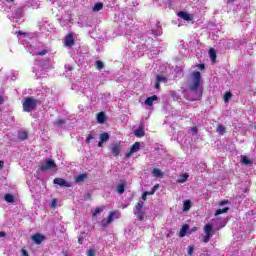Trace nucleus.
Listing matches in <instances>:
<instances>
[{"label": "nucleus", "instance_id": "603ef678", "mask_svg": "<svg viewBox=\"0 0 256 256\" xmlns=\"http://www.w3.org/2000/svg\"><path fill=\"white\" fill-rule=\"evenodd\" d=\"M0 237H7V233L0 231Z\"/></svg>", "mask_w": 256, "mask_h": 256}, {"label": "nucleus", "instance_id": "a211bd4d", "mask_svg": "<svg viewBox=\"0 0 256 256\" xmlns=\"http://www.w3.org/2000/svg\"><path fill=\"white\" fill-rule=\"evenodd\" d=\"M105 121H107V116L105 115V112H99L97 114V122L98 123H105Z\"/></svg>", "mask_w": 256, "mask_h": 256}, {"label": "nucleus", "instance_id": "4be33fe9", "mask_svg": "<svg viewBox=\"0 0 256 256\" xmlns=\"http://www.w3.org/2000/svg\"><path fill=\"white\" fill-rule=\"evenodd\" d=\"M29 138V133H27V131H22L18 133V139H20L21 141H26V139Z\"/></svg>", "mask_w": 256, "mask_h": 256}, {"label": "nucleus", "instance_id": "2eb2a0df", "mask_svg": "<svg viewBox=\"0 0 256 256\" xmlns=\"http://www.w3.org/2000/svg\"><path fill=\"white\" fill-rule=\"evenodd\" d=\"M158 100H159V96L157 95L150 96L146 98L145 105H148V107H153V101H158Z\"/></svg>", "mask_w": 256, "mask_h": 256}, {"label": "nucleus", "instance_id": "bb28decb", "mask_svg": "<svg viewBox=\"0 0 256 256\" xmlns=\"http://www.w3.org/2000/svg\"><path fill=\"white\" fill-rule=\"evenodd\" d=\"M95 67L98 69V71H101V69H105V64L101 60H97L95 62Z\"/></svg>", "mask_w": 256, "mask_h": 256}, {"label": "nucleus", "instance_id": "7ed1b4c3", "mask_svg": "<svg viewBox=\"0 0 256 256\" xmlns=\"http://www.w3.org/2000/svg\"><path fill=\"white\" fill-rule=\"evenodd\" d=\"M121 217V213H118L117 211H111L107 217V220H102V229H107L115 221L116 219H119Z\"/></svg>", "mask_w": 256, "mask_h": 256}, {"label": "nucleus", "instance_id": "37998d69", "mask_svg": "<svg viewBox=\"0 0 256 256\" xmlns=\"http://www.w3.org/2000/svg\"><path fill=\"white\" fill-rule=\"evenodd\" d=\"M194 248L193 246L188 247V255H193Z\"/></svg>", "mask_w": 256, "mask_h": 256}, {"label": "nucleus", "instance_id": "c03bdc74", "mask_svg": "<svg viewBox=\"0 0 256 256\" xmlns=\"http://www.w3.org/2000/svg\"><path fill=\"white\" fill-rule=\"evenodd\" d=\"M155 89H161V83L160 82H157L156 80V84H155Z\"/></svg>", "mask_w": 256, "mask_h": 256}, {"label": "nucleus", "instance_id": "f8f14e48", "mask_svg": "<svg viewBox=\"0 0 256 256\" xmlns=\"http://www.w3.org/2000/svg\"><path fill=\"white\" fill-rule=\"evenodd\" d=\"M45 239V236L40 233H36L32 235V241L36 243V245H41L43 243V240Z\"/></svg>", "mask_w": 256, "mask_h": 256}, {"label": "nucleus", "instance_id": "9d476101", "mask_svg": "<svg viewBox=\"0 0 256 256\" xmlns=\"http://www.w3.org/2000/svg\"><path fill=\"white\" fill-rule=\"evenodd\" d=\"M110 138L111 136L107 132L100 134V141L98 142V147H103V143H107Z\"/></svg>", "mask_w": 256, "mask_h": 256}, {"label": "nucleus", "instance_id": "2f4dec72", "mask_svg": "<svg viewBox=\"0 0 256 256\" xmlns=\"http://www.w3.org/2000/svg\"><path fill=\"white\" fill-rule=\"evenodd\" d=\"M101 9H103V3L102 2L96 3L93 7V11H101Z\"/></svg>", "mask_w": 256, "mask_h": 256}, {"label": "nucleus", "instance_id": "dca6fc26", "mask_svg": "<svg viewBox=\"0 0 256 256\" xmlns=\"http://www.w3.org/2000/svg\"><path fill=\"white\" fill-rule=\"evenodd\" d=\"M89 176L87 173L79 174L74 178L75 183H83Z\"/></svg>", "mask_w": 256, "mask_h": 256}, {"label": "nucleus", "instance_id": "a878e982", "mask_svg": "<svg viewBox=\"0 0 256 256\" xmlns=\"http://www.w3.org/2000/svg\"><path fill=\"white\" fill-rule=\"evenodd\" d=\"M134 135L136 137H145V131H143V128H138L134 131Z\"/></svg>", "mask_w": 256, "mask_h": 256}, {"label": "nucleus", "instance_id": "58836bf2", "mask_svg": "<svg viewBox=\"0 0 256 256\" xmlns=\"http://www.w3.org/2000/svg\"><path fill=\"white\" fill-rule=\"evenodd\" d=\"M52 209H57V199H53L51 202Z\"/></svg>", "mask_w": 256, "mask_h": 256}, {"label": "nucleus", "instance_id": "6e6552de", "mask_svg": "<svg viewBox=\"0 0 256 256\" xmlns=\"http://www.w3.org/2000/svg\"><path fill=\"white\" fill-rule=\"evenodd\" d=\"M125 187H127V180L122 179L120 183L116 187V191L119 195H123L125 193Z\"/></svg>", "mask_w": 256, "mask_h": 256}, {"label": "nucleus", "instance_id": "de8ad7c7", "mask_svg": "<svg viewBox=\"0 0 256 256\" xmlns=\"http://www.w3.org/2000/svg\"><path fill=\"white\" fill-rule=\"evenodd\" d=\"M22 254L23 256H29V252H27L25 249H22Z\"/></svg>", "mask_w": 256, "mask_h": 256}, {"label": "nucleus", "instance_id": "a18cd8bd", "mask_svg": "<svg viewBox=\"0 0 256 256\" xmlns=\"http://www.w3.org/2000/svg\"><path fill=\"white\" fill-rule=\"evenodd\" d=\"M5 167V162L3 160H0V171Z\"/></svg>", "mask_w": 256, "mask_h": 256}, {"label": "nucleus", "instance_id": "1a4fd4ad", "mask_svg": "<svg viewBox=\"0 0 256 256\" xmlns=\"http://www.w3.org/2000/svg\"><path fill=\"white\" fill-rule=\"evenodd\" d=\"M73 45H75V38L73 37V33H69L65 37V46L73 47Z\"/></svg>", "mask_w": 256, "mask_h": 256}, {"label": "nucleus", "instance_id": "5fc2aeb1", "mask_svg": "<svg viewBox=\"0 0 256 256\" xmlns=\"http://www.w3.org/2000/svg\"><path fill=\"white\" fill-rule=\"evenodd\" d=\"M197 227H193L192 229H191V231H190V233H193V232H195V231H197Z\"/></svg>", "mask_w": 256, "mask_h": 256}, {"label": "nucleus", "instance_id": "7c9ffc66", "mask_svg": "<svg viewBox=\"0 0 256 256\" xmlns=\"http://www.w3.org/2000/svg\"><path fill=\"white\" fill-rule=\"evenodd\" d=\"M242 163L244 165H253V161L249 160V158L247 156L242 157Z\"/></svg>", "mask_w": 256, "mask_h": 256}, {"label": "nucleus", "instance_id": "6ab92c4d", "mask_svg": "<svg viewBox=\"0 0 256 256\" xmlns=\"http://www.w3.org/2000/svg\"><path fill=\"white\" fill-rule=\"evenodd\" d=\"M152 175L154 177H159L160 179H163V177H165V174L159 168H154L152 170Z\"/></svg>", "mask_w": 256, "mask_h": 256}, {"label": "nucleus", "instance_id": "f704fd0d", "mask_svg": "<svg viewBox=\"0 0 256 256\" xmlns=\"http://www.w3.org/2000/svg\"><path fill=\"white\" fill-rule=\"evenodd\" d=\"M47 53H49V51L47 49H44V50L37 52L36 55L43 57L44 55H47Z\"/></svg>", "mask_w": 256, "mask_h": 256}, {"label": "nucleus", "instance_id": "20e7f679", "mask_svg": "<svg viewBox=\"0 0 256 256\" xmlns=\"http://www.w3.org/2000/svg\"><path fill=\"white\" fill-rule=\"evenodd\" d=\"M204 233L205 236L202 238L203 243H209V241H211V237L213 233V225L211 224H207L204 226Z\"/></svg>", "mask_w": 256, "mask_h": 256}, {"label": "nucleus", "instance_id": "72a5a7b5", "mask_svg": "<svg viewBox=\"0 0 256 256\" xmlns=\"http://www.w3.org/2000/svg\"><path fill=\"white\" fill-rule=\"evenodd\" d=\"M54 125H55L56 127H61V125H65V120H63V119H58V120L54 121Z\"/></svg>", "mask_w": 256, "mask_h": 256}, {"label": "nucleus", "instance_id": "4468645a", "mask_svg": "<svg viewBox=\"0 0 256 256\" xmlns=\"http://www.w3.org/2000/svg\"><path fill=\"white\" fill-rule=\"evenodd\" d=\"M102 211H105V206H98L94 210H92L93 219H97V217H99V215H101Z\"/></svg>", "mask_w": 256, "mask_h": 256}, {"label": "nucleus", "instance_id": "aec40b11", "mask_svg": "<svg viewBox=\"0 0 256 256\" xmlns=\"http://www.w3.org/2000/svg\"><path fill=\"white\" fill-rule=\"evenodd\" d=\"M187 231H189V224H185L182 226L179 232L180 237H185V235H187Z\"/></svg>", "mask_w": 256, "mask_h": 256}, {"label": "nucleus", "instance_id": "4d7b16f0", "mask_svg": "<svg viewBox=\"0 0 256 256\" xmlns=\"http://www.w3.org/2000/svg\"><path fill=\"white\" fill-rule=\"evenodd\" d=\"M65 256H69V255L65 254Z\"/></svg>", "mask_w": 256, "mask_h": 256}, {"label": "nucleus", "instance_id": "49530a36", "mask_svg": "<svg viewBox=\"0 0 256 256\" xmlns=\"http://www.w3.org/2000/svg\"><path fill=\"white\" fill-rule=\"evenodd\" d=\"M192 133L197 134V126L191 128Z\"/></svg>", "mask_w": 256, "mask_h": 256}, {"label": "nucleus", "instance_id": "412c9836", "mask_svg": "<svg viewBox=\"0 0 256 256\" xmlns=\"http://www.w3.org/2000/svg\"><path fill=\"white\" fill-rule=\"evenodd\" d=\"M134 215H136L138 221H143L145 219V211L143 210L137 212L134 211Z\"/></svg>", "mask_w": 256, "mask_h": 256}, {"label": "nucleus", "instance_id": "864d4df0", "mask_svg": "<svg viewBox=\"0 0 256 256\" xmlns=\"http://www.w3.org/2000/svg\"><path fill=\"white\" fill-rule=\"evenodd\" d=\"M199 69H205V64H198Z\"/></svg>", "mask_w": 256, "mask_h": 256}, {"label": "nucleus", "instance_id": "ddd939ff", "mask_svg": "<svg viewBox=\"0 0 256 256\" xmlns=\"http://www.w3.org/2000/svg\"><path fill=\"white\" fill-rule=\"evenodd\" d=\"M178 17H180V19H183L184 21H193V15L185 11L178 12Z\"/></svg>", "mask_w": 256, "mask_h": 256}, {"label": "nucleus", "instance_id": "3c124183", "mask_svg": "<svg viewBox=\"0 0 256 256\" xmlns=\"http://www.w3.org/2000/svg\"><path fill=\"white\" fill-rule=\"evenodd\" d=\"M78 243H79V245H83V237L78 238Z\"/></svg>", "mask_w": 256, "mask_h": 256}, {"label": "nucleus", "instance_id": "39448f33", "mask_svg": "<svg viewBox=\"0 0 256 256\" xmlns=\"http://www.w3.org/2000/svg\"><path fill=\"white\" fill-rule=\"evenodd\" d=\"M57 167V164H55V161L52 159L46 160V163H43L39 166L40 171H49V169H55Z\"/></svg>", "mask_w": 256, "mask_h": 256}, {"label": "nucleus", "instance_id": "b1692460", "mask_svg": "<svg viewBox=\"0 0 256 256\" xmlns=\"http://www.w3.org/2000/svg\"><path fill=\"white\" fill-rule=\"evenodd\" d=\"M4 199L7 203H15V197L11 194H5Z\"/></svg>", "mask_w": 256, "mask_h": 256}, {"label": "nucleus", "instance_id": "5701e85b", "mask_svg": "<svg viewBox=\"0 0 256 256\" xmlns=\"http://www.w3.org/2000/svg\"><path fill=\"white\" fill-rule=\"evenodd\" d=\"M189 179V174L184 173L179 176V179L177 180V183H185Z\"/></svg>", "mask_w": 256, "mask_h": 256}, {"label": "nucleus", "instance_id": "c85d7f7f", "mask_svg": "<svg viewBox=\"0 0 256 256\" xmlns=\"http://www.w3.org/2000/svg\"><path fill=\"white\" fill-rule=\"evenodd\" d=\"M145 205V203L143 202V201H139L137 204H136V206H135V208H134V212L135 211H143V206Z\"/></svg>", "mask_w": 256, "mask_h": 256}, {"label": "nucleus", "instance_id": "393cba45", "mask_svg": "<svg viewBox=\"0 0 256 256\" xmlns=\"http://www.w3.org/2000/svg\"><path fill=\"white\" fill-rule=\"evenodd\" d=\"M229 212V207H225L223 209H218L215 212V217H218V215H223V213H228Z\"/></svg>", "mask_w": 256, "mask_h": 256}, {"label": "nucleus", "instance_id": "c756f323", "mask_svg": "<svg viewBox=\"0 0 256 256\" xmlns=\"http://www.w3.org/2000/svg\"><path fill=\"white\" fill-rule=\"evenodd\" d=\"M233 97V94L231 92H226L224 94V103H229V100Z\"/></svg>", "mask_w": 256, "mask_h": 256}, {"label": "nucleus", "instance_id": "a19ab883", "mask_svg": "<svg viewBox=\"0 0 256 256\" xmlns=\"http://www.w3.org/2000/svg\"><path fill=\"white\" fill-rule=\"evenodd\" d=\"M150 193H151V192H144V193L142 194V199H143V201H147V195H151Z\"/></svg>", "mask_w": 256, "mask_h": 256}, {"label": "nucleus", "instance_id": "f03ea898", "mask_svg": "<svg viewBox=\"0 0 256 256\" xmlns=\"http://www.w3.org/2000/svg\"><path fill=\"white\" fill-rule=\"evenodd\" d=\"M39 101L33 97H26L22 103L23 111L26 113H31V111H35V107Z\"/></svg>", "mask_w": 256, "mask_h": 256}, {"label": "nucleus", "instance_id": "473e14b6", "mask_svg": "<svg viewBox=\"0 0 256 256\" xmlns=\"http://www.w3.org/2000/svg\"><path fill=\"white\" fill-rule=\"evenodd\" d=\"M156 81L158 83H163V81H167V78L165 76H163V75H157L156 76Z\"/></svg>", "mask_w": 256, "mask_h": 256}, {"label": "nucleus", "instance_id": "6e6d98bb", "mask_svg": "<svg viewBox=\"0 0 256 256\" xmlns=\"http://www.w3.org/2000/svg\"><path fill=\"white\" fill-rule=\"evenodd\" d=\"M232 3H235V0H228V5H231Z\"/></svg>", "mask_w": 256, "mask_h": 256}, {"label": "nucleus", "instance_id": "09e8293b", "mask_svg": "<svg viewBox=\"0 0 256 256\" xmlns=\"http://www.w3.org/2000/svg\"><path fill=\"white\" fill-rule=\"evenodd\" d=\"M17 33V35H19V36H21V35H27V33L26 32H23V31H18V32H16Z\"/></svg>", "mask_w": 256, "mask_h": 256}, {"label": "nucleus", "instance_id": "e433bc0d", "mask_svg": "<svg viewBox=\"0 0 256 256\" xmlns=\"http://www.w3.org/2000/svg\"><path fill=\"white\" fill-rule=\"evenodd\" d=\"M218 131H219V133H221V135H223V134L225 133V128H224V126H223V125H219V126H218Z\"/></svg>", "mask_w": 256, "mask_h": 256}, {"label": "nucleus", "instance_id": "ea45409f", "mask_svg": "<svg viewBox=\"0 0 256 256\" xmlns=\"http://www.w3.org/2000/svg\"><path fill=\"white\" fill-rule=\"evenodd\" d=\"M157 189H159V184L154 185V187L150 191V195H153V193H155V191H157Z\"/></svg>", "mask_w": 256, "mask_h": 256}, {"label": "nucleus", "instance_id": "9b49d317", "mask_svg": "<svg viewBox=\"0 0 256 256\" xmlns=\"http://www.w3.org/2000/svg\"><path fill=\"white\" fill-rule=\"evenodd\" d=\"M54 185H59L60 187H71V183L67 182L63 178H55Z\"/></svg>", "mask_w": 256, "mask_h": 256}, {"label": "nucleus", "instance_id": "c9c22d12", "mask_svg": "<svg viewBox=\"0 0 256 256\" xmlns=\"http://www.w3.org/2000/svg\"><path fill=\"white\" fill-rule=\"evenodd\" d=\"M218 205L220 207H223V205H229V200H222V201L218 202Z\"/></svg>", "mask_w": 256, "mask_h": 256}, {"label": "nucleus", "instance_id": "cd10ccee", "mask_svg": "<svg viewBox=\"0 0 256 256\" xmlns=\"http://www.w3.org/2000/svg\"><path fill=\"white\" fill-rule=\"evenodd\" d=\"M189 209H191V200H186L184 201V204H183V211L187 212L189 211Z\"/></svg>", "mask_w": 256, "mask_h": 256}, {"label": "nucleus", "instance_id": "79ce46f5", "mask_svg": "<svg viewBox=\"0 0 256 256\" xmlns=\"http://www.w3.org/2000/svg\"><path fill=\"white\" fill-rule=\"evenodd\" d=\"M87 255L88 256H95V250H93V249L88 250Z\"/></svg>", "mask_w": 256, "mask_h": 256}, {"label": "nucleus", "instance_id": "4c0bfd02", "mask_svg": "<svg viewBox=\"0 0 256 256\" xmlns=\"http://www.w3.org/2000/svg\"><path fill=\"white\" fill-rule=\"evenodd\" d=\"M92 139H95V137H93V134H88V137L86 138V143H91Z\"/></svg>", "mask_w": 256, "mask_h": 256}, {"label": "nucleus", "instance_id": "8fccbe9b", "mask_svg": "<svg viewBox=\"0 0 256 256\" xmlns=\"http://www.w3.org/2000/svg\"><path fill=\"white\" fill-rule=\"evenodd\" d=\"M5 103V99L3 98V96H0V105H3Z\"/></svg>", "mask_w": 256, "mask_h": 256}, {"label": "nucleus", "instance_id": "f3484780", "mask_svg": "<svg viewBox=\"0 0 256 256\" xmlns=\"http://www.w3.org/2000/svg\"><path fill=\"white\" fill-rule=\"evenodd\" d=\"M209 57L212 63H217V51L214 48L209 49Z\"/></svg>", "mask_w": 256, "mask_h": 256}, {"label": "nucleus", "instance_id": "f257e3e1", "mask_svg": "<svg viewBox=\"0 0 256 256\" xmlns=\"http://www.w3.org/2000/svg\"><path fill=\"white\" fill-rule=\"evenodd\" d=\"M192 84L189 86V91L193 93V96L190 98V101H200L203 97V86H201V72L194 71L192 72Z\"/></svg>", "mask_w": 256, "mask_h": 256}, {"label": "nucleus", "instance_id": "0eeeda50", "mask_svg": "<svg viewBox=\"0 0 256 256\" xmlns=\"http://www.w3.org/2000/svg\"><path fill=\"white\" fill-rule=\"evenodd\" d=\"M110 151L114 157H119L121 155V142H116Z\"/></svg>", "mask_w": 256, "mask_h": 256}, {"label": "nucleus", "instance_id": "423d86ee", "mask_svg": "<svg viewBox=\"0 0 256 256\" xmlns=\"http://www.w3.org/2000/svg\"><path fill=\"white\" fill-rule=\"evenodd\" d=\"M139 149H141V143L139 142H135L130 150L126 153V157L129 158L131 157V155H133V153H137V151H139Z\"/></svg>", "mask_w": 256, "mask_h": 256}]
</instances>
